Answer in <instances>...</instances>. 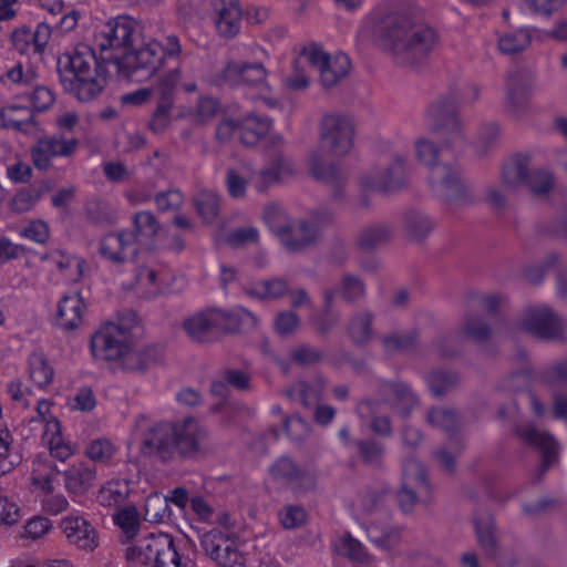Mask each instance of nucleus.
Returning a JSON list of instances; mask_svg holds the SVG:
<instances>
[{"mask_svg": "<svg viewBox=\"0 0 567 567\" xmlns=\"http://www.w3.org/2000/svg\"><path fill=\"white\" fill-rule=\"evenodd\" d=\"M138 35L137 23L130 17L120 16L107 21L97 33L101 51L111 50L110 55L99 59L87 45H78L72 52L61 54L56 73L63 91L82 103L95 100L106 85L107 63L117 68V59L135 51L131 49Z\"/></svg>", "mask_w": 567, "mask_h": 567, "instance_id": "1", "label": "nucleus"}, {"mask_svg": "<svg viewBox=\"0 0 567 567\" xmlns=\"http://www.w3.org/2000/svg\"><path fill=\"white\" fill-rule=\"evenodd\" d=\"M371 37L379 48L409 65L429 59L440 41L432 25L401 11L375 16Z\"/></svg>", "mask_w": 567, "mask_h": 567, "instance_id": "2", "label": "nucleus"}, {"mask_svg": "<svg viewBox=\"0 0 567 567\" xmlns=\"http://www.w3.org/2000/svg\"><path fill=\"white\" fill-rule=\"evenodd\" d=\"M205 436L206 432L193 417L181 422H155L143 429L140 451L164 464L176 458H193Z\"/></svg>", "mask_w": 567, "mask_h": 567, "instance_id": "3", "label": "nucleus"}, {"mask_svg": "<svg viewBox=\"0 0 567 567\" xmlns=\"http://www.w3.org/2000/svg\"><path fill=\"white\" fill-rule=\"evenodd\" d=\"M353 125L351 121L340 114H330L323 117L320 128L321 150L312 151L309 156V166L312 176L330 185L332 197L336 200L344 198V176L333 165L323 161L322 152L333 156H344L352 147Z\"/></svg>", "mask_w": 567, "mask_h": 567, "instance_id": "4", "label": "nucleus"}, {"mask_svg": "<svg viewBox=\"0 0 567 567\" xmlns=\"http://www.w3.org/2000/svg\"><path fill=\"white\" fill-rule=\"evenodd\" d=\"M182 52L179 39L175 34L165 38V44L150 41L122 60H116L117 72L134 82L152 79L163 66L166 59L178 58Z\"/></svg>", "mask_w": 567, "mask_h": 567, "instance_id": "5", "label": "nucleus"}, {"mask_svg": "<svg viewBox=\"0 0 567 567\" xmlns=\"http://www.w3.org/2000/svg\"><path fill=\"white\" fill-rule=\"evenodd\" d=\"M480 96V89L470 85L466 93L460 94L457 90H451L447 95L431 104L427 115L433 122V130L446 135V147H461L464 143L462 128L456 115V109L461 102L472 103Z\"/></svg>", "mask_w": 567, "mask_h": 567, "instance_id": "6", "label": "nucleus"}, {"mask_svg": "<svg viewBox=\"0 0 567 567\" xmlns=\"http://www.w3.org/2000/svg\"><path fill=\"white\" fill-rule=\"evenodd\" d=\"M125 558L132 564L146 567H188L168 534L151 533L125 549Z\"/></svg>", "mask_w": 567, "mask_h": 567, "instance_id": "7", "label": "nucleus"}, {"mask_svg": "<svg viewBox=\"0 0 567 567\" xmlns=\"http://www.w3.org/2000/svg\"><path fill=\"white\" fill-rule=\"evenodd\" d=\"M427 181L433 196L449 207H466L476 202L473 185L462 176L457 164L433 166Z\"/></svg>", "mask_w": 567, "mask_h": 567, "instance_id": "8", "label": "nucleus"}, {"mask_svg": "<svg viewBox=\"0 0 567 567\" xmlns=\"http://www.w3.org/2000/svg\"><path fill=\"white\" fill-rule=\"evenodd\" d=\"M131 343L127 327L107 323L91 338L90 348L93 357L103 361L122 360Z\"/></svg>", "mask_w": 567, "mask_h": 567, "instance_id": "9", "label": "nucleus"}, {"mask_svg": "<svg viewBox=\"0 0 567 567\" xmlns=\"http://www.w3.org/2000/svg\"><path fill=\"white\" fill-rule=\"evenodd\" d=\"M200 546L220 567H245V557L236 543L218 529H212L200 537Z\"/></svg>", "mask_w": 567, "mask_h": 567, "instance_id": "10", "label": "nucleus"}, {"mask_svg": "<svg viewBox=\"0 0 567 567\" xmlns=\"http://www.w3.org/2000/svg\"><path fill=\"white\" fill-rule=\"evenodd\" d=\"M520 328L539 339H558L564 332V320L547 306L529 307Z\"/></svg>", "mask_w": 567, "mask_h": 567, "instance_id": "11", "label": "nucleus"}, {"mask_svg": "<svg viewBox=\"0 0 567 567\" xmlns=\"http://www.w3.org/2000/svg\"><path fill=\"white\" fill-rule=\"evenodd\" d=\"M187 337L196 343H214L221 339L217 307L206 308L183 320Z\"/></svg>", "mask_w": 567, "mask_h": 567, "instance_id": "12", "label": "nucleus"}, {"mask_svg": "<svg viewBox=\"0 0 567 567\" xmlns=\"http://www.w3.org/2000/svg\"><path fill=\"white\" fill-rule=\"evenodd\" d=\"M269 472L275 481L296 492L311 491L316 486L313 474L288 455L278 457L269 467Z\"/></svg>", "mask_w": 567, "mask_h": 567, "instance_id": "13", "label": "nucleus"}, {"mask_svg": "<svg viewBox=\"0 0 567 567\" xmlns=\"http://www.w3.org/2000/svg\"><path fill=\"white\" fill-rule=\"evenodd\" d=\"M76 146L78 140L74 137L65 138L60 134L41 137L30 150L32 163L38 169L47 171L54 157L71 156Z\"/></svg>", "mask_w": 567, "mask_h": 567, "instance_id": "14", "label": "nucleus"}, {"mask_svg": "<svg viewBox=\"0 0 567 567\" xmlns=\"http://www.w3.org/2000/svg\"><path fill=\"white\" fill-rule=\"evenodd\" d=\"M516 435L526 444L536 447L542 453V464L534 484L542 481L548 468L557 461V444L551 435L537 430L530 423H524L515 426Z\"/></svg>", "mask_w": 567, "mask_h": 567, "instance_id": "15", "label": "nucleus"}, {"mask_svg": "<svg viewBox=\"0 0 567 567\" xmlns=\"http://www.w3.org/2000/svg\"><path fill=\"white\" fill-rule=\"evenodd\" d=\"M405 166L402 156H395L386 166L371 171L362 178L364 189L391 193L401 189L405 184Z\"/></svg>", "mask_w": 567, "mask_h": 567, "instance_id": "16", "label": "nucleus"}, {"mask_svg": "<svg viewBox=\"0 0 567 567\" xmlns=\"http://www.w3.org/2000/svg\"><path fill=\"white\" fill-rule=\"evenodd\" d=\"M86 305L79 291L64 293L56 305L52 326L63 333L75 331L83 323Z\"/></svg>", "mask_w": 567, "mask_h": 567, "instance_id": "17", "label": "nucleus"}, {"mask_svg": "<svg viewBox=\"0 0 567 567\" xmlns=\"http://www.w3.org/2000/svg\"><path fill=\"white\" fill-rule=\"evenodd\" d=\"M277 237L287 250L298 252L320 240V228L302 219L277 229Z\"/></svg>", "mask_w": 567, "mask_h": 567, "instance_id": "18", "label": "nucleus"}, {"mask_svg": "<svg viewBox=\"0 0 567 567\" xmlns=\"http://www.w3.org/2000/svg\"><path fill=\"white\" fill-rule=\"evenodd\" d=\"M62 474L64 488L72 497L84 496L94 486L96 467L80 461L69 465L65 470H56Z\"/></svg>", "mask_w": 567, "mask_h": 567, "instance_id": "19", "label": "nucleus"}, {"mask_svg": "<svg viewBox=\"0 0 567 567\" xmlns=\"http://www.w3.org/2000/svg\"><path fill=\"white\" fill-rule=\"evenodd\" d=\"M404 483L401 488L396 492V499L400 508L404 513H411L419 501L416 492L409 485L415 482L420 486L427 488V477L424 466L415 461L409 460L403 464Z\"/></svg>", "mask_w": 567, "mask_h": 567, "instance_id": "20", "label": "nucleus"}, {"mask_svg": "<svg viewBox=\"0 0 567 567\" xmlns=\"http://www.w3.org/2000/svg\"><path fill=\"white\" fill-rule=\"evenodd\" d=\"M215 25L219 35L225 39L236 37L241 28L243 9L239 0H215Z\"/></svg>", "mask_w": 567, "mask_h": 567, "instance_id": "21", "label": "nucleus"}, {"mask_svg": "<svg viewBox=\"0 0 567 567\" xmlns=\"http://www.w3.org/2000/svg\"><path fill=\"white\" fill-rule=\"evenodd\" d=\"M221 338L251 331L258 326V318L248 309L237 306L229 310L217 308Z\"/></svg>", "mask_w": 567, "mask_h": 567, "instance_id": "22", "label": "nucleus"}, {"mask_svg": "<svg viewBox=\"0 0 567 567\" xmlns=\"http://www.w3.org/2000/svg\"><path fill=\"white\" fill-rule=\"evenodd\" d=\"M100 252L114 262H125L134 258L137 254L134 235L130 234L128 230L106 235L101 240Z\"/></svg>", "mask_w": 567, "mask_h": 567, "instance_id": "23", "label": "nucleus"}, {"mask_svg": "<svg viewBox=\"0 0 567 567\" xmlns=\"http://www.w3.org/2000/svg\"><path fill=\"white\" fill-rule=\"evenodd\" d=\"M476 540L485 557L495 559L499 554V543L494 516L483 513L474 518Z\"/></svg>", "mask_w": 567, "mask_h": 567, "instance_id": "24", "label": "nucleus"}, {"mask_svg": "<svg viewBox=\"0 0 567 567\" xmlns=\"http://www.w3.org/2000/svg\"><path fill=\"white\" fill-rule=\"evenodd\" d=\"M427 422L436 427L442 429L449 436L450 449L460 454L464 450V443L455 436L460 417L456 411L444 408H433L427 413Z\"/></svg>", "mask_w": 567, "mask_h": 567, "instance_id": "25", "label": "nucleus"}, {"mask_svg": "<svg viewBox=\"0 0 567 567\" xmlns=\"http://www.w3.org/2000/svg\"><path fill=\"white\" fill-rule=\"evenodd\" d=\"M533 84L534 75L529 71L516 69L511 72L506 81L507 106L511 109L522 107L526 103Z\"/></svg>", "mask_w": 567, "mask_h": 567, "instance_id": "26", "label": "nucleus"}, {"mask_svg": "<svg viewBox=\"0 0 567 567\" xmlns=\"http://www.w3.org/2000/svg\"><path fill=\"white\" fill-rule=\"evenodd\" d=\"M61 528L70 543L81 549H94V529L85 518L80 516L65 517L61 522Z\"/></svg>", "mask_w": 567, "mask_h": 567, "instance_id": "27", "label": "nucleus"}, {"mask_svg": "<svg viewBox=\"0 0 567 567\" xmlns=\"http://www.w3.org/2000/svg\"><path fill=\"white\" fill-rule=\"evenodd\" d=\"M374 315L368 309L353 312L347 323V333L354 346L363 347L373 337Z\"/></svg>", "mask_w": 567, "mask_h": 567, "instance_id": "28", "label": "nucleus"}, {"mask_svg": "<svg viewBox=\"0 0 567 567\" xmlns=\"http://www.w3.org/2000/svg\"><path fill=\"white\" fill-rule=\"evenodd\" d=\"M404 230L408 238L415 243L425 240L436 227L435 220L417 209H410L403 217Z\"/></svg>", "mask_w": 567, "mask_h": 567, "instance_id": "29", "label": "nucleus"}, {"mask_svg": "<svg viewBox=\"0 0 567 567\" xmlns=\"http://www.w3.org/2000/svg\"><path fill=\"white\" fill-rule=\"evenodd\" d=\"M162 357L158 347L151 344L140 349L128 348L122 359V365L127 371L145 372L152 365L156 364Z\"/></svg>", "mask_w": 567, "mask_h": 567, "instance_id": "30", "label": "nucleus"}, {"mask_svg": "<svg viewBox=\"0 0 567 567\" xmlns=\"http://www.w3.org/2000/svg\"><path fill=\"white\" fill-rule=\"evenodd\" d=\"M271 125L272 121L267 116H258L254 113L247 114L239 122V140L247 146L256 145L269 132Z\"/></svg>", "mask_w": 567, "mask_h": 567, "instance_id": "31", "label": "nucleus"}, {"mask_svg": "<svg viewBox=\"0 0 567 567\" xmlns=\"http://www.w3.org/2000/svg\"><path fill=\"white\" fill-rule=\"evenodd\" d=\"M378 395L382 396L383 401H389L395 398L403 404L401 414L409 416L412 409L416 405L417 399L411 389L402 382H391L382 380L378 383Z\"/></svg>", "mask_w": 567, "mask_h": 567, "instance_id": "32", "label": "nucleus"}, {"mask_svg": "<svg viewBox=\"0 0 567 567\" xmlns=\"http://www.w3.org/2000/svg\"><path fill=\"white\" fill-rule=\"evenodd\" d=\"M350 68L351 62L347 54L338 53L330 55L327 60V64H323L318 71L321 85L324 89L333 87L348 75Z\"/></svg>", "mask_w": 567, "mask_h": 567, "instance_id": "33", "label": "nucleus"}, {"mask_svg": "<svg viewBox=\"0 0 567 567\" xmlns=\"http://www.w3.org/2000/svg\"><path fill=\"white\" fill-rule=\"evenodd\" d=\"M392 227L389 224H374L363 228L357 239L360 250L370 252L389 241Z\"/></svg>", "mask_w": 567, "mask_h": 567, "instance_id": "34", "label": "nucleus"}, {"mask_svg": "<svg viewBox=\"0 0 567 567\" xmlns=\"http://www.w3.org/2000/svg\"><path fill=\"white\" fill-rule=\"evenodd\" d=\"M425 382L434 398L441 399L460 384V374L450 370H434L425 375Z\"/></svg>", "mask_w": 567, "mask_h": 567, "instance_id": "35", "label": "nucleus"}, {"mask_svg": "<svg viewBox=\"0 0 567 567\" xmlns=\"http://www.w3.org/2000/svg\"><path fill=\"white\" fill-rule=\"evenodd\" d=\"M353 446L357 449L361 462L372 468H381L385 454V444L375 439L355 440Z\"/></svg>", "mask_w": 567, "mask_h": 567, "instance_id": "36", "label": "nucleus"}, {"mask_svg": "<svg viewBox=\"0 0 567 567\" xmlns=\"http://www.w3.org/2000/svg\"><path fill=\"white\" fill-rule=\"evenodd\" d=\"M159 230V223L155 215L150 210L137 212L133 217V229L128 230L134 235V244L137 241L152 240Z\"/></svg>", "mask_w": 567, "mask_h": 567, "instance_id": "37", "label": "nucleus"}, {"mask_svg": "<svg viewBox=\"0 0 567 567\" xmlns=\"http://www.w3.org/2000/svg\"><path fill=\"white\" fill-rule=\"evenodd\" d=\"M528 162L529 157L525 155H516L507 162L503 167V184L509 188H516L519 185H525L529 173Z\"/></svg>", "mask_w": 567, "mask_h": 567, "instance_id": "38", "label": "nucleus"}, {"mask_svg": "<svg viewBox=\"0 0 567 567\" xmlns=\"http://www.w3.org/2000/svg\"><path fill=\"white\" fill-rule=\"evenodd\" d=\"M323 383L311 384L306 381H298L286 391V395L292 401H299L305 408H311L321 399Z\"/></svg>", "mask_w": 567, "mask_h": 567, "instance_id": "39", "label": "nucleus"}, {"mask_svg": "<svg viewBox=\"0 0 567 567\" xmlns=\"http://www.w3.org/2000/svg\"><path fill=\"white\" fill-rule=\"evenodd\" d=\"M84 213L87 220L96 226L112 225L116 215L111 205L101 198H92L85 203Z\"/></svg>", "mask_w": 567, "mask_h": 567, "instance_id": "40", "label": "nucleus"}, {"mask_svg": "<svg viewBox=\"0 0 567 567\" xmlns=\"http://www.w3.org/2000/svg\"><path fill=\"white\" fill-rule=\"evenodd\" d=\"M144 509V519L150 523H164L171 517L167 496L159 493H152L146 497Z\"/></svg>", "mask_w": 567, "mask_h": 567, "instance_id": "41", "label": "nucleus"}, {"mask_svg": "<svg viewBox=\"0 0 567 567\" xmlns=\"http://www.w3.org/2000/svg\"><path fill=\"white\" fill-rule=\"evenodd\" d=\"M336 551L357 563H367L369 560V554L361 542L355 539L350 533H346L340 536L334 543Z\"/></svg>", "mask_w": 567, "mask_h": 567, "instance_id": "42", "label": "nucleus"}, {"mask_svg": "<svg viewBox=\"0 0 567 567\" xmlns=\"http://www.w3.org/2000/svg\"><path fill=\"white\" fill-rule=\"evenodd\" d=\"M181 81L179 68H174L167 72L158 83L151 89V92L158 99L157 103L172 105L174 104L175 90Z\"/></svg>", "mask_w": 567, "mask_h": 567, "instance_id": "43", "label": "nucleus"}, {"mask_svg": "<svg viewBox=\"0 0 567 567\" xmlns=\"http://www.w3.org/2000/svg\"><path fill=\"white\" fill-rule=\"evenodd\" d=\"M530 39L532 35L528 29L508 32L498 39V49L504 54H516L530 44Z\"/></svg>", "mask_w": 567, "mask_h": 567, "instance_id": "44", "label": "nucleus"}, {"mask_svg": "<svg viewBox=\"0 0 567 567\" xmlns=\"http://www.w3.org/2000/svg\"><path fill=\"white\" fill-rule=\"evenodd\" d=\"M29 373L30 379L40 388L51 383L54 371L49 365L48 361L40 353H33L29 357Z\"/></svg>", "mask_w": 567, "mask_h": 567, "instance_id": "45", "label": "nucleus"}, {"mask_svg": "<svg viewBox=\"0 0 567 567\" xmlns=\"http://www.w3.org/2000/svg\"><path fill=\"white\" fill-rule=\"evenodd\" d=\"M462 332L473 341L483 343L491 338L492 328L480 315H470L464 320Z\"/></svg>", "mask_w": 567, "mask_h": 567, "instance_id": "46", "label": "nucleus"}, {"mask_svg": "<svg viewBox=\"0 0 567 567\" xmlns=\"http://www.w3.org/2000/svg\"><path fill=\"white\" fill-rule=\"evenodd\" d=\"M115 524L122 529L126 542L132 540L140 529V517L135 506H126L114 515Z\"/></svg>", "mask_w": 567, "mask_h": 567, "instance_id": "47", "label": "nucleus"}, {"mask_svg": "<svg viewBox=\"0 0 567 567\" xmlns=\"http://www.w3.org/2000/svg\"><path fill=\"white\" fill-rule=\"evenodd\" d=\"M194 202L198 215L205 221L210 223L216 218L219 209L217 194L210 190H202L195 196Z\"/></svg>", "mask_w": 567, "mask_h": 567, "instance_id": "48", "label": "nucleus"}, {"mask_svg": "<svg viewBox=\"0 0 567 567\" xmlns=\"http://www.w3.org/2000/svg\"><path fill=\"white\" fill-rule=\"evenodd\" d=\"M416 342V330H409L400 333L388 334L382 338V343L386 352L410 350L415 348Z\"/></svg>", "mask_w": 567, "mask_h": 567, "instance_id": "49", "label": "nucleus"}, {"mask_svg": "<svg viewBox=\"0 0 567 567\" xmlns=\"http://www.w3.org/2000/svg\"><path fill=\"white\" fill-rule=\"evenodd\" d=\"M278 518L285 529H297L307 522V513L300 505H286L278 512Z\"/></svg>", "mask_w": 567, "mask_h": 567, "instance_id": "50", "label": "nucleus"}, {"mask_svg": "<svg viewBox=\"0 0 567 567\" xmlns=\"http://www.w3.org/2000/svg\"><path fill=\"white\" fill-rule=\"evenodd\" d=\"M340 293L347 302L358 301L365 296V285L359 277L346 274L341 280Z\"/></svg>", "mask_w": 567, "mask_h": 567, "instance_id": "51", "label": "nucleus"}, {"mask_svg": "<svg viewBox=\"0 0 567 567\" xmlns=\"http://www.w3.org/2000/svg\"><path fill=\"white\" fill-rule=\"evenodd\" d=\"M42 196V189L31 186L20 189L12 198L13 212L25 213L31 210Z\"/></svg>", "mask_w": 567, "mask_h": 567, "instance_id": "52", "label": "nucleus"}, {"mask_svg": "<svg viewBox=\"0 0 567 567\" xmlns=\"http://www.w3.org/2000/svg\"><path fill=\"white\" fill-rule=\"evenodd\" d=\"M525 185L535 195L548 194L554 186V177L549 171L536 169L528 173Z\"/></svg>", "mask_w": 567, "mask_h": 567, "instance_id": "53", "label": "nucleus"}, {"mask_svg": "<svg viewBox=\"0 0 567 567\" xmlns=\"http://www.w3.org/2000/svg\"><path fill=\"white\" fill-rule=\"evenodd\" d=\"M310 323L320 337H326L340 323V315L338 311L321 310L310 318Z\"/></svg>", "mask_w": 567, "mask_h": 567, "instance_id": "54", "label": "nucleus"}, {"mask_svg": "<svg viewBox=\"0 0 567 567\" xmlns=\"http://www.w3.org/2000/svg\"><path fill=\"white\" fill-rule=\"evenodd\" d=\"M323 358L324 354L320 349L307 343L296 347L291 352L292 362L301 367L317 364Z\"/></svg>", "mask_w": 567, "mask_h": 567, "instance_id": "55", "label": "nucleus"}, {"mask_svg": "<svg viewBox=\"0 0 567 567\" xmlns=\"http://www.w3.org/2000/svg\"><path fill=\"white\" fill-rule=\"evenodd\" d=\"M244 62H228L226 66L217 75L216 82L230 87L244 85Z\"/></svg>", "mask_w": 567, "mask_h": 567, "instance_id": "56", "label": "nucleus"}, {"mask_svg": "<svg viewBox=\"0 0 567 567\" xmlns=\"http://www.w3.org/2000/svg\"><path fill=\"white\" fill-rule=\"evenodd\" d=\"M114 453V445L106 439L94 440L85 449V455L90 460L100 463H105L111 460Z\"/></svg>", "mask_w": 567, "mask_h": 567, "instance_id": "57", "label": "nucleus"}, {"mask_svg": "<svg viewBox=\"0 0 567 567\" xmlns=\"http://www.w3.org/2000/svg\"><path fill=\"white\" fill-rule=\"evenodd\" d=\"M286 166V159L281 155H277L274 159L272 166L262 168L259 172V182L256 186L257 189L262 192L268 187V185L279 181Z\"/></svg>", "mask_w": 567, "mask_h": 567, "instance_id": "58", "label": "nucleus"}, {"mask_svg": "<svg viewBox=\"0 0 567 567\" xmlns=\"http://www.w3.org/2000/svg\"><path fill=\"white\" fill-rule=\"evenodd\" d=\"M416 148V155L419 161L429 166L430 171L435 165H449L450 163H440L439 162V148L437 146L426 140V138H420L415 143Z\"/></svg>", "mask_w": 567, "mask_h": 567, "instance_id": "59", "label": "nucleus"}, {"mask_svg": "<svg viewBox=\"0 0 567 567\" xmlns=\"http://www.w3.org/2000/svg\"><path fill=\"white\" fill-rule=\"evenodd\" d=\"M299 323L300 319L296 312L281 311L275 318L274 328L280 337H287L296 331Z\"/></svg>", "mask_w": 567, "mask_h": 567, "instance_id": "60", "label": "nucleus"}, {"mask_svg": "<svg viewBox=\"0 0 567 567\" xmlns=\"http://www.w3.org/2000/svg\"><path fill=\"white\" fill-rule=\"evenodd\" d=\"M52 528V523L43 516H34L24 525L23 537L37 540L47 535Z\"/></svg>", "mask_w": 567, "mask_h": 567, "instance_id": "61", "label": "nucleus"}, {"mask_svg": "<svg viewBox=\"0 0 567 567\" xmlns=\"http://www.w3.org/2000/svg\"><path fill=\"white\" fill-rule=\"evenodd\" d=\"M542 381L550 388L567 383V359L546 369Z\"/></svg>", "mask_w": 567, "mask_h": 567, "instance_id": "62", "label": "nucleus"}, {"mask_svg": "<svg viewBox=\"0 0 567 567\" xmlns=\"http://www.w3.org/2000/svg\"><path fill=\"white\" fill-rule=\"evenodd\" d=\"M11 42L19 53H33V39L31 37V29H29L28 27H21L16 29L11 34Z\"/></svg>", "mask_w": 567, "mask_h": 567, "instance_id": "63", "label": "nucleus"}, {"mask_svg": "<svg viewBox=\"0 0 567 567\" xmlns=\"http://www.w3.org/2000/svg\"><path fill=\"white\" fill-rule=\"evenodd\" d=\"M155 203L161 212L178 209L183 204V194L178 189H168L158 193Z\"/></svg>", "mask_w": 567, "mask_h": 567, "instance_id": "64", "label": "nucleus"}]
</instances>
